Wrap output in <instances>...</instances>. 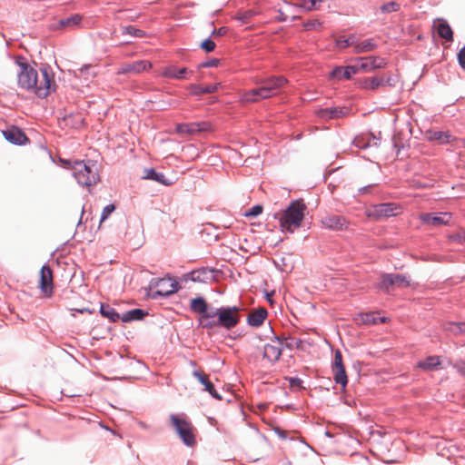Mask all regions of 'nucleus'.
I'll list each match as a JSON object with an SVG mask.
<instances>
[{"label": "nucleus", "mask_w": 465, "mask_h": 465, "mask_svg": "<svg viewBox=\"0 0 465 465\" xmlns=\"http://www.w3.org/2000/svg\"><path fill=\"white\" fill-rule=\"evenodd\" d=\"M206 271L204 269L193 271L192 272V280L194 282H203L205 279Z\"/></svg>", "instance_id": "49530a36"}, {"label": "nucleus", "mask_w": 465, "mask_h": 465, "mask_svg": "<svg viewBox=\"0 0 465 465\" xmlns=\"http://www.w3.org/2000/svg\"><path fill=\"white\" fill-rule=\"evenodd\" d=\"M254 15L255 13L252 10H247L238 13L235 19L240 21L242 25L248 24Z\"/></svg>", "instance_id": "ea45409f"}, {"label": "nucleus", "mask_w": 465, "mask_h": 465, "mask_svg": "<svg viewBox=\"0 0 465 465\" xmlns=\"http://www.w3.org/2000/svg\"><path fill=\"white\" fill-rule=\"evenodd\" d=\"M143 179L155 181L163 185L169 186L173 184V181L166 178L163 173L156 172L153 168H145L143 174Z\"/></svg>", "instance_id": "b1692460"}, {"label": "nucleus", "mask_w": 465, "mask_h": 465, "mask_svg": "<svg viewBox=\"0 0 465 465\" xmlns=\"http://www.w3.org/2000/svg\"><path fill=\"white\" fill-rule=\"evenodd\" d=\"M361 322L365 324H377L378 322H384L383 318L377 316L376 312H367L361 314Z\"/></svg>", "instance_id": "f704fd0d"}, {"label": "nucleus", "mask_w": 465, "mask_h": 465, "mask_svg": "<svg viewBox=\"0 0 465 465\" xmlns=\"http://www.w3.org/2000/svg\"><path fill=\"white\" fill-rule=\"evenodd\" d=\"M147 314V312L142 309H133L122 313V315L118 314V319H121L123 322H131L134 321H141Z\"/></svg>", "instance_id": "393cba45"}, {"label": "nucleus", "mask_w": 465, "mask_h": 465, "mask_svg": "<svg viewBox=\"0 0 465 465\" xmlns=\"http://www.w3.org/2000/svg\"><path fill=\"white\" fill-rule=\"evenodd\" d=\"M200 323L203 329H213L214 327H219V324L216 322V318H202L200 319Z\"/></svg>", "instance_id": "37998d69"}, {"label": "nucleus", "mask_w": 465, "mask_h": 465, "mask_svg": "<svg viewBox=\"0 0 465 465\" xmlns=\"http://www.w3.org/2000/svg\"><path fill=\"white\" fill-rule=\"evenodd\" d=\"M373 185L364 186L360 189V192H370Z\"/></svg>", "instance_id": "680f3d73"}, {"label": "nucleus", "mask_w": 465, "mask_h": 465, "mask_svg": "<svg viewBox=\"0 0 465 465\" xmlns=\"http://www.w3.org/2000/svg\"><path fill=\"white\" fill-rule=\"evenodd\" d=\"M333 380L337 384L341 385L343 388L348 383V378L345 371L344 366L341 367H331Z\"/></svg>", "instance_id": "2f4dec72"}, {"label": "nucleus", "mask_w": 465, "mask_h": 465, "mask_svg": "<svg viewBox=\"0 0 465 465\" xmlns=\"http://www.w3.org/2000/svg\"><path fill=\"white\" fill-rule=\"evenodd\" d=\"M220 86V84H207L205 86H201L199 84H192L189 86L190 93L193 95H200L203 94H213L215 93Z\"/></svg>", "instance_id": "a878e982"}, {"label": "nucleus", "mask_w": 465, "mask_h": 465, "mask_svg": "<svg viewBox=\"0 0 465 465\" xmlns=\"http://www.w3.org/2000/svg\"><path fill=\"white\" fill-rule=\"evenodd\" d=\"M83 21V16L78 14H74L70 17L60 19L56 24L52 25L53 30H74L76 28L81 27V24Z\"/></svg>", "instance_id": "dca6fc26"}, {"label": "nucleus", "mask_w": 465, "mask_h": 465, "mask_svg": "<svg viewBox=\"0 0 465 465\" xmlns=\"http://www.w3.org/2000/svg\"><path fill=\"white\" fill-rule=\"evenodd\" d=\"M318 2H321V0H311L309 5H303V7L308 11L313 10L316 8Z\"/></svg>", "instance_id": "13d9d810"}, {"label": "nucleus", "mask_w": 465, "mask_h": 465, "mask_svg": "<svg viewBox=\"0 0 465 465\" xmlns=\"http://www.w3.org/2000/svg\"><path fill=\"white\" fill-rule=\"evenodd\" d=\"M171 425L178 434L184 445L193 447L196 443L193 425L182 415L171 414Z\"/></svg>", "instance_id": "423d86ee"}, {"label": "nucleus", "mask_w": 465, "mask_h": 465, "mask_svg": "<svg viewBox=\"0 0 465 465\" xmlns=\"http://www.w3.org/2000/svg\"><path fill=\"white\" fill-rule=\"evenodd\" d=\"M115 211V205L114 203L108 204L105 206L101 213L99 227H102L103 223L107 220V218Z\"/></svg>", "instance_id": "a19ab883"}, {"label": "nucleus", "mask_w": 465, "mask_h": 465, "mask_svg": "<svg viewBox=\"0 0 465 465\" xmlns=\"http://www.w3.org/2000/svg\"><path fill=\"white\" fill-rule=\"evenodd\" d=\"M341 366H343L341 352L340 351H336L334 353V358H333L331 367H341Z\"/></svg>", "instance_id": "8fccbe9b"}, {"label": "nucleus", "mask_w": 465, "mask_h": 465, "mask_svg": "<svg viewBox=\"0 0 465 465\" xmlns=\"http://www.w3.org/2000/svg\"><path fill=\"white\" fill-rule=\"evenodd\" d=\"M240 312L241 309L237 306H223L214 309L213 318H216L219 327L232 330L240 322Z\"/></svg>", "instance_id": "39448f33"}, {"label": "nucleus", "mask_w": 465, "mask_h": 465, "mask_svg": "<svg viewBox=\"0 0 465 465\" xmlns=\"http://www.w3.org/2000/svg\"><path fill=\"white\" fill-rule=\"evenodd\" d=\"M122 30H123L122 34L124 35H128L132 37L141 38V37L144 36V35H145V33L143 30L135 28L134 26H132V25L123 26Z\"/></svg>", "instance_id": "e433bc0d"}, {"label": "nucleus", "mask_w": 465, "mask_h": 465, "mask_svg": "<svg viewBox=\"0 0 465 465\" xmlns=\"http://www.w3.org/2000/svg\"><path fill=\"white\" fill-rule=\"evenodd\" d=\"M458 60L460 67L465 69V45L460 50L458 54Z\"/></svg>", "instance_id": "864d4df0"}, {"label": "nucleus", "mask_w": 465, "mask_h": 465, "mask_svg": "<svg viewBox=\"0 0 465 465\" xmlns=\"http://www.w3.org/2000/svg\"><path fill=\"white\" fill-rule=\"evenodd\" d=\"M401 208L394 203L375 204L367 209V216L374 220L391 217L401 213Z\"/></svg>", "instance_id": "0eeeda50"}, {"label": "nucleus", "mask_w": 465, "mask_h": 465, "mask_svg": "<svg viewBox=\"0 0 465 465\" xmlns=\"http://www.w3.org/2000/svg\"><path fill=\"white\" fill-rule=\"evenodd\" d=\"M268 316V312L264 307L253 309L247 317V323L252 327L261 326Z\"/></svg>", "instance_id": "aec40b11"}, {"label": "nucleus", "mask_w": 465, "mask_h": 465, "mask_svg": "<svg viewBox=\"0 0 465 465\" xmlns=\"http://www.w3.org/2000/svg\"><path fill=\"white\" fill-rule=\"evenodd\" d=\"M190 309L195 313L201 314L202 318H213L215 308H210L203 297H197L191 301Z\"/></svg>", "instance_id": "4468645a"}, {"label": "nucleus", "mask_w": 465, "mask_h": 465, "mask_svg": "<svg viewBox=\"0 0 465 465\" xmlns=\"http://www.w3.org/2000/svg\"><path fill=\"white\" fill-rule=\"evenodd\" d=\"M303 25L306 30H315L322 25V22L314 19L306 22Z\"/></svg>", "instance_id": "de8ad7c7"}, {"label": "nucleus", "mask_w": 465, "mask_h": 465, "mask_svg": "<svg viewBox=\"0 0 465 465\" xmlns=\"http://www.w3.org/2000/svg\"><path fill=\"white\" fill-rule=\"evenodd\" d=\"M387 84H388L389 85H391H391H393V84H391V78H388V79H387Z\"/></svg>", "instance_id": "69168bd1"}, {"label": "nucleus", "mask_w": 465, "mask_h": 465, "mask_svg": "<svg viewBox=\"0 0 465 465\" xmlns=\"http://www.w3.org/2000/svg\"><path fill=\"white\" fill-rule=\"evenodd\" d=\"M228 32V29L227 27H220L219 29H214L213 32H212V35L213 36H223L224 35H226Z\"/></svg>", "instance_id": "6e6d98bb"}, {"label": "nucleus", "mask_w": 465, "mask_h": 465, "mask_svg": "<svg viewBox=\"0 0 465 465\" xmlns=\"http://www.w3.org/2000/svg\"><path fill=\"white\" fill-rule=\"evenodd\" d=\"M360 64L357 65L360 70L371 72L375 69L384 68L387 64L385 58L381 56H367L359 58Z\"/></svg>", "instance_id": "f8f14e48"}, {"label": "nucleus", "mask_w": 465, "mask_h": 465, "mask_svg": "<svg viewBox=\"0 0 465 465\" xmlns=\"http://www.w3.org/2000/svg\"><path fill=\"white\" fill-rule=\"evenodd\" d=\"M459 240L462 241V242H465V231H463L460 233H459Z\"/></svg>", "instance_id": "e2e57ef3"}, {"label": "nucleus", "mask_w": 465, "mask_h": 465, "mask_svg": "<svg viewBox=\"0 0 465 465\" xmlns=\"http://www.w3.org/2000/svg\"><path fill=\"white\" fill-rule=\"evenodd\" d=\"M302 380L297 377L290 379V383L292 386H300L302 384Z\"/></svg>", "instance_id": "bf43d9fd"}, {"label": "nucleus", "mask_w": 465, "mask_h": 465, "mask_svg": "<svg viewBox=\"0 0 465 465\" xmlns=\"http://www.w3.org/2000/svg\"><path fill=\"white\" fill-rule=\"evenodd\" d=\"M450 218L451 214L450 213H422L420 215V220L423 223L432 226L449 224Z\"/></svg>", "instance_id": "2eb2a0df"}, {"label": "nucleus", "mask_w": 465, "mask_h": 465, "mask_svg": "<svg viewBox=\"0 0 465 465\" xmlns=\"http://www.w3.org/2000/svg\"><path fill=\"white\" fill-rule=\"evenodd\" d=\"M132 64V72L133 74H139L143 72L151 67V64L145 60L136 61Z\"/></svg>", "instance_id": "4c0bfd02"}, {"label": "nucleus", "mask_w": 465, "mask_h": 465, "mask_svg": "<svg viewBox=\"0 0 465 465\" xmlns=\"http://www.w3.org/2000/svg\"><path fill=\"white\" fill-rule=\"evenodd\" d=\"M445 329L455 335L465 334V322H448L445 326Z\"/></svg>", "instance_id": "72a5a7b5"}, {"label": "nucleus", "mask_w": 465, "mask_h": 465, "mask_svg": "<svg viewBox=\"0 0 465 465\" xmlns=\"http://www.w3.org/2000/svg\"><path fill=\"white\" fill-rule=\"evenodd\" d=\"M335 44H336V46L340 49H343V48L349 47L351 45L354 46V45H355L354 42H349V40L342 39V38L337 39Z\"/></svg>", "instance_id": "09e8293b"}, {"label": "nucleus", "mask_w": 465, "mask_h": 465, "mask_svg": "<svg viewBox=\"0 0 465 465\" xmlns=\"http://www.w3.org/2000/svg\"><path fill=\"white\" fill-rule=\"evenodd\" d=\"M193 375L204 386V391H208L213 398L222 400V396L216 391L213 384L210 381L207 375L200 371H194Z\"/></svg>", "instance_id": "412c9836"}, {"label": "nucleus", "mask_w": 465, "mask_h": 465, "mask_svg": "<svg viewBox=\"0 0 465 465\" xmlns=\"http://www.w3.org/2000/svg\"><path fill=\"white\" fill-rule=\"evenodd\" d=\"M399 8H400V4H398L395 1L386 3L381 6V12L385 13V14L396 12L399 10Z\"/></svg>", "instance_id": "79ce46f5"}, {"label": "nucleus", "mask_w": 465, "mask_h": 465, "mask_svg": "<svg viewBox=\"0 0 465 465\" xmlns=\"http://www.w3.org/2000/svg\"><path fill=\"white\" fill-rule=\"evenodd\" d=\"M439 24L437 25V33L440 37L445 39L448 42L453 41V31L450 25L443 19L439 20Z\"/></svg>", "instance_id": "cd10ccee"}, {"label": "nucleus", "mask_w": 465, "mask_h": 465, "mask_svg": "<svg viewBox=\"0 0 465 465\" xmlns=\"http://www.w3.org/2000/svg\"><path fill=\"white\" fill-rule=\"evenodd\" d=\"M349 112L345 107L324 108L318 112V116L323 119H337L345 116Z\"/></svg>", "instance_id": "5701e85b"}, {"label": "nucleus", "mask_w": 465, "mask_h": 465, "mask_svg": "<svg viewBox=\"0 0 465 465\" xmlns=\"http://www.w3.org/2000/svg\"><path fill=\"white\" fill-rule=\"evenodd\" d=\"M118 74H133L132 72V64H123L120 67H118Z\"/></svg>", "instance_id": "3c124183"}, {"label": "nucleus", "mask_w": 465, "mask_h": 465, "mask_svg": "<svg viewBox=\"0 0 465 465\" xmlns=\"http://www.w3.org/2000/svg\"><path fill=\"white\" fill-rule=\"evenodd\" d=\"M211 124L207 122H194V123H184L178 124L175 128V132L179 134H197L202 132L209 131Z\"/></svg>", "instance_id": "9d476101"}, {"label": "nucleus", "mask_w": 465, "mask_h": 465, "mask_svg": "<svg viewBox=\"0 0 465 465\" xmlns=\"http://www.w3.org/2000/svg\"><path fill=\"white\" fill-rule=\"evenodd\" d=\"M440 365V361L438 356H429L423 361H420L417 366L424 371L437 370Z\"/></svg>", "instance_id": "c756f323"}, {"label": "nucleus", "mask_w": 465, "mask_h": 465, "mask_svg": "<svg viewBox=\"0 0 465 465\" xmlns=\"http://www.w3.org/2000/svg\"><path fill=\"white\" fill-rule=\"evenodd\" d=\"M140 367V362L124 358L121 356V362H118V368L121 370H125L126 371L123 373V375H118V381L120 380H125V379H134L137 378V373L135 370Z\"/></svg>", "instance_id": "ddd939ff"}, {"label": "nucleus", "mask_w": 465, "mask_h": 465, "mask_svg": "<svg viewBox=\"0 0 465 465\" xmlns=\"http://www.w3.org/2000/svg\"><path fill=\"white\" fill-rule=\"evenodd\" d=\"M17 84L20 88L33 91L38 97L45 98L55 89L54 74L47 67H42L40 74L27 63L25 58L17 56Z\"/></svg>", "instance_id": "f257e3e1"}, {"label": "nucleus", "mask_w": 465, "mask_h": 465, "mask_svg": "<svg viewBox=\"0 0 465 465\" xmlns=\"http://www.w3.org/2000/svg\"><path fill=\"white\" fill-rule=\"evenodd\" d=\"M377 47V43L372 39L369 38L360 43H355L354 51L357 54L370 52Z\"/></svg>", "instance_id": "473e14b6"}, {"label": "nucleus", "mask_w": 465, "mask_h": 465, "mask_svg": "<svg viewBox=\"0 0 465 465\" xmlns=\"http://www.w3.org/2000/svg\"><path fill=\"white\" fill-rule=\"evenodd\" d=\"M2 133L7 141L15 144H25L28 141L25 133L16 126H11Z\"/></svg>", "instance_id": "f3484780"}, {"label": "nucleus", "mask_w": 465, "mask_h": 465, "mask_svg": "<svg viewBox=\"0 0 465 465\" xmlns=\"http://www.w3.org/2000/svg\"><path fill=\"white\" fill-rule=\"evenodd\" d=\"M192 71H188L186 67L178 68L175 65L166 66L162 73V75L171 79H187L189 74H192Z\"/></svg>", "instance_id": "6ab92c4d"}, {"label": "nucleus", "mask_w": 465, "mask_h": 465, "mask_svg": "<svg viewBox=\"0 0 465 465\" xmlns=\"http://www.w3.org/2000/svg\"><path fill=\"white\" fill-rule=\"evenodd\" d=\"M394 273H382L380 276V282L377 283V287L386 293H390L394 285Z\"/></svg>", "instance_id": "bb28decb"}, {"label": "nucleus", "mask_w": 465, "mask_h": 465, "mask_svg": "<svg viewBox=\"0 0 465 465\" xmlns=\"http://www.w3.org/2000/svg\"><path fill=\"white\" fill-rule=\"evenodd\" d=\"M306 206L301 201H293L283 213L280 214L279 221L282 232L292 233L301 226L304 217Z\"/></svg>", "instance_id": "20e7f679"}, {"label": "nucleus", "mask_w": 465, "mask_h": 465, "mask_svg": "<svg viewBox=\"0 0 465 465\" xmlns=\"http://www.w3.org/2000/svg\"><path fill=\"white\" fill-rule=\"evenodd\" d=\"M435 137L439 140H442V142H445V140H443V137L448 138L449 135H447L446 134H444L442 132H438L435 134ZM446 142H448V140H446Z\"/></svg>", "instance_id": "052dcab7"}, {"label": "nucleus", "mask_w": 465, "mask_h": 465, "mask_svg": "<svg viewBox=\"0 0 465 465\" xmlns=\"http://www.w3.org/2000/svg\"><path fill=\"white\" fill-rule=\"evenodd\" d=\"M282 352V341L279 337H275L270 343H267L263 347V358L268 360L270 362L277 361Z\"/></svg>", "instance_id": "9b49d317"}, {"label": "nucleus", "mask_w": 465, "mask_h": 465, "mask_svg": "<svg viewBox=\"0 0 465 465\" xmlns=\"http://www.w3.org/2000/svg\"><path fill=\"white\" fill-rule=\"evenodd\" d=\"M353 143L355 146L365 149L369 146V143L365 142V140L362 137H356L353 141Z\"/></svg>", "instance_id": "603ef678"}, {"label": "nucleus", "mask_w": 465, "mask_h": 465, "mask_svg": "<svg viewBox=\"0 0 465 465\" xmlns=\"http://www.w3.org/2000/svg\"><path fill=\"white\" fill-rule=\"evenodd\" d=\"M187 465H196V464H195L193 461L189 460V461L187 462Z\"/></svg>", "instance_id": "338daca9"}, {"label": "nucleus", "mask_w": 465, "mask_h": 465, "mask_svg": "<svg viewBox=\"0 0 465 465\" xmlns=\"http://www.w3.org/2000/svg\"><path fill=\"white\" fill-rule=\"evenodd\" d=\"M394 285L397 288H405L410 285V280L407 276L400 273H394Z\"/></svg>", "instance_id": "58836bf2"}, {"label": "nucleus", "mask_w": 465, "mask_h": 465, "mask_svg": "<svg viewBox=\"0 0 465 465\" xmlns=\"http://www.w3.org/2000/svg\"><path fill=\"white\" fill-rule=\"evenodd\" d=\"M383 84H384V79L380 78V77H367V78H364L361 83V88L368 90V91L376 90Z\"/></svg>", "instance_id": "7c9ffc66"}, {"label": "nucleus", "mask_w": 465, "mask_h": 465, "mask_svg": "<svg viewBox=\"0 0 465 465\" xmlns=\"http://www.w3.org/2000/svg\"><path fill=\"white\" fill-rule=\"evenodd\" d=\"M215 43L211 40L210 38L205 39L202 44L201 47L206 52L210 53L213 52L215 49Z\"/></svg>", "instance_id": "a18cd8bd"}, {"label": "nucleus", "mask_w": 465, "mask_h": 465, "mask_svg": "<svg viewBox=\"0 0 465 465\" xmlns=\"http://www.w3.org/2000/svg\"><path fill=\"white\" fill-rule=\"evenodd\" d=\"M219 63H220L219 59L213 58V59H210V60H207L206 62L203 63L201 64V67H204V68L214 67V66H217Z\"/></svg>", "instance_id": "5fc2aeb1"}, {"label": "nucleus", "mask_w": 465, "mask_h": 465, "mask_svg": "<svg viewBox=\"0 0 465 465\" xmlns=\"http://www.w3.org/2000/svg\"><path fill=\"white\" fill-rule=\"evenodd\" d=\"M288 80L284 76H272L261 82L262 86L245 92L241 100L244 103H255L262 99L269 98L276 94V91L284 86Z\"/></svg>", "instance_id": "f03ea898"}, {"label": "nucleus", "mask_w": 465, "mask_h": 465, "mask_svg": "<svg viewBox=\"0 0 465 465\" xmlns=\"http://www.w3.org/2000/svg\"><path fill=\"white\" fill-rule=\"evenodd\" d=\"M64 124L71 128L79 129L84 124V118L82 114H71L64 118Z\"/></svg>", "instance_id": "c85d7f7f"}, {"label": "nucleus", "mask_w": 465, "mask_h": 465, "mask_svg": "<svg viewBox=\"0 0 465 465\" xmlns=\"http://www.w3.org/2000/svg\"><path fill=\"white\" fill-rule=\"evenodd\" d=\"M64 164L68 165V168L73 171L74 177L82 186L91 187L99 182L98 168L94 163L65 161Z\"/></svg>", "instance_id": "7ed1b4c3"}, {"label": "nucleus", "mask_w": 465, "mask_h": 465, "mask_svg": "<svg viewBox=\"0 0 465 465\" xmlns=\"http://www.w3.org/2000/svg\"><path fill=\"white\" fill-rule=\"evenodd\" d=\"M346 39H347V40H349V42H354V43H357V42H356V40H355L356 38H355V36H354V35H351V36H349V37H348V38H346Z\"/></svg>", "instance_id": "0e129e2a"}, {"label": "nucleus", "mask_w": 465, "mask_h": 465, "mask_svg": "<svg viewBox=\"0 0 465 465\" xmlns=\"http://www.w3.org/2000/svg\"><path fill=\"white\" fill-rule=\"evenodd\" d=\"M455 368L457 369V371L460 373L465 375V361H460L457 362L455 364Z\"/></svg>", "instance_id": "4d7b16f0"}, {"label": "nucleus", "mask_w": 465, "mask_h": 465, "mask_svg": "<svg viewBox=\"0 0 465 465\" xmlns=\"http://www.w3.org/2000/svg\"><path fill=\"white\" fill-rule=\"evenodd\" d=\"M100 312L102 316L108 318L111 322L116 321V312L114 308L109 306L108 304H101Z\"/></svg>", "instance_id": "c9c22d12"}, {"label": "nucleus", "mask_w": 465, "mask_h": 465, "mask_svg": "<svg viewBox=\"0 0 465 465\" xmlns=\"http://www.w3.org/2000/svg\"><path fill=\"white\" fill-rule=\"evenodd\" d=\"M153 298L166 297L178 291V283L171 278H163L157 281Z\"/></svg>", "instance_id": "6e6552de"}, {"label": "nucleus", "mask_w": 465, "mask_h": 465, "mask_svg": "<svg viewBox=\"0 0 465 465\" xmlns=\"http://www.w3.org/2000/svg\"><path fill=\"white\" fill-rule=\"evenodd\" d=\"M322 222L325 228L331 230H342L347 226L346 219L340 215L327 216Z\"/></svg>", "instance_id": "4be33fe9"}, {"label": "nucleus", "mask_w": 465, "mask_h": 465, "mask_svg": "<svg viewBox=\"0 0 465 465\" xmlns=\"http://www.w3.org/2000/svg\"><path fill=\"white\" fill-rule=\"evenodd\" d=\"M39 288L45 297L52 296L54 292L53 271L48 265H44L40 270Z\"/></svg>", "instance_id": "1a4fd4ad"}, {"label": "nucleus", "mask_w": 465, "mask_h": 465, "mask_svg": "<svg viewBox=\"0 0 465 465\" xmlns=\"http://www.w3.org/2000/svg\"><path fill=\"white\" fill-rule=\"evenodd\" d=\"M262 213V206L257 204V205H254L252 208L248 209L245 212L244 215L246 217H256L259 214H261Z\"/></svg>", "instance_id": "c03bdc74"}, {"label": "nucleus", "mask_w": 465, "mask_h": 465, "mask_svg": "<svg viewBox=\"0 0 465 465\" xmlns=\"http://www.w3.org/2000/svg\"><path fill=\"white\" fill-rule=\"evenodd\" d=\"M359 73V68L357 65H348V66H336L331 72L330 76L336 80L351 79L352 74H356Z\"/></svg>", "instance_id": "a211bd4d"}]
</instances>
